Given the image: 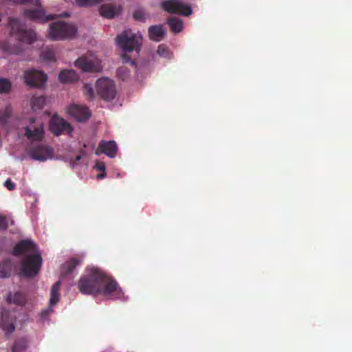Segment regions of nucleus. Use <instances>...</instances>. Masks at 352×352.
<instances>
[{
    "mask_svg": "<svg viewBox=\"0 0 352 352\" xmlns=\"http://www.w3.org/2000/svg\"><path fill=\"white\" fill-rule=\"evenodd\" d=\"M28 346V342L25 338H20L14 342L12 352H23Z\"/></svg>",
    "mask_w": 352,
    "mask_h": 352,
    "instance_id": "b1692460",
    "label": "nucleus"
},
{
    "mask_svg": "<svg viewBox=\"0 0 352 352\" xmlns=\"http://www.w3.org/2000/svg\"><path fill=\"white\" fill-rule=\"evenodd\" d=\"M97 94L104 100L110 101L116 95L115 84L109 78L98 79L96 85Z\"/></svg>",
    "mask_w": 352,
    "mask_h": 352,
    "instance_id": "6e6552de",
    "label": "nucleus"
},
{
    "mask_svg": "<svg viewBox=\"0 0 352 352\" xmlns=\"http://www.w3.org/2000/svg\"><path fill=\"white\" fill-rule=\"evenodd\" d=\"M75 65L85 72H100L102 69L100 60L92 54L78 58Z\"/></svg>",
    "mask_w": 352,
    "mask_h": 352,
    "instance_id": "423d86ee",
    "label": "nucleus"
},
{
    "mask_svg": "<svg viewBox=\"0 0 352 352\" xmlns=\"http://www.w3.org/2000/svg\"><path fill=\"white\" fill-rule=\"evenodd\" d=\"M84 93L88 99L92 100L94 98V91L91 85L85 84L83 87Z\"/></svg>",
    "mask_w": 352,
    "mask_h": 352,
    "instance_id": "473e14b6",
    "label": "nucleus"
},
{
    "mask_svg": "<svg viewBox=\"0 0 352 352\" xmlns=\"http://www.w3.org/2000/svg\"><path fill=\"white\" fill-rule=\"evenodd\" d=\"M4 186L9 190H13L16 188V185L14 182H12L10 179H8L5 183Z\"/></svg>",
    "mask_w": 352,
    "mask_h": 352,
    "instance_id": "e433bc0d",
    "label": "nucleus"
},
{
    "mask_svg": "<svg viewBox=\"0 0 352 352\" xmlns=\"http://www.w3.org/2000/svg\"><path fill=\"white\" fill-rule=\"evenodd\" d=\"M41 58L44 60H54L55 54L52 49L46 48L41 53Z\"/></svg>",
    "mask_w": 352,
    "mask_h": 352,
    "instance_id": "cd10ccee",
    "label": "nucleus"
},
{
    "mask_svg": "<svg viewBox=\"0 0 352 352\" xmlns=\"http://www.w3.org/2000/svg\"><path fill=\"white\" fill-rule=\"evenodd\" d=\"M31 159L45 162L53 157V149L48 146L36 144H32L28 152Z\"/></svg>",
    "mask_w": 352,
    "mask_h": 352,
    "instance_id": "9d476101",
    "label": "nucleus"
},
{
    "mask_svg": "<svg viewBox=\"0 0 352 352\" xmlns=\"http://www.w3.org/2000/svg\"><path fill=\"white\" fill-rule=\"evenodd\" d=\"M24 15L32 19H41L44 18V13L39 10H26L24 12Z\"/></svg>",
    "mask_w": 352,
    "mask_h": 352,
    "instance_id": "a878e982",
    "label": "nucleus"
},
{
    "mask_svg": "<svg viewBox=\"0 0 352 352\" xmlns=\"http://www.w3.org/2000/svg\"><path fill=\"white\" fill-rule=\"evenodd\" d=\"M50 128L53 134L58 136L64 132L71 134L73 129L69 123L64 119L54 116L50 122Z\"/></svg>",
    "mask_w": 352,
    "mask_h": 352,
    "instance_id": "f8f14e48",
    "label": "nucleus"
},
{
    "mask_svg": "<svg viewBox=\"0 0 352 352\" xmlns=\"http://www.w3.org/2000/svg\"><path fill=\"white\" fill-rule=\"evenodd\" d=\"M58 79L64 83L72 82L78 80V75L73 69L63 70L59 74Z\"/></svg>",
    "mask_w": 352,
    "mask_h": 352,
    "instance_id": "6ab92c4d",
    "label": "nucleus"
},
{
    "mask_svg": "<svg viewBox=\"0 0 352 352\" xmlns=\"http://www.w3.org/2000/svg\"><path fill=\"white\" fill-rule=\"evenodd\" d=\"M60 282H56L51 288L50 290V306H54L56 305L60 298V295L58 294V290L60 288Z\"/></svg>",
    "mask_w": 352,
    "mask_h": 352,
    "instance_id": "4be33fe9",
    "label": "nucleus"
},
{
    "mask_svg": "<svg viewBox=\"0 0 352 352\" xmlns=\"http://www.w3.org/2000/svg\"><path fill=\"white\" fill-rule=\"evenodd\" d=\"M157 53L161 57L168 59L171 58V54L168 48L164 44H161L158 46Z\"/></svg>",
    "mask_w": 352,
    "mask_h": 352,
    "instance_id": "c85d7f7f",
    "label": "nucleus"
},
{
    "mask_svg": "<svg viewBox=\"0 0 352 352\" xmlns=\"http://www.w3.org/2000/svg\"><path fill=\"white\" fill-rule=\"evenodd\" d=\"M78 287L83 294H101L111 299L120 298L123 295L118 283L101 270L96 267L89 269L87 273L80 277Z\"/></svg>",
    "mask_w": 352,
    "mask_h": 352,
    "instance_id": "f257e3e1",
    "label": "nucleus"
},
{
    "mask_svg": "<svg viewBox=\"0 0 352 352\" xmlns=\"http://www.w3.org/2000/svg\"><path fill=\"white\" fill-rule=\"evenodd\" d=\"M119 8L111 4H104L100 8V15L107 19L115 17L119 13Z\"/></svg>",
    "mask_w": 352,
    "mask_h": 352,
    "instance_id": "dca6fc26",
    "label": "nucleus"
},
{
    "mask_svg": "<svg viewBox=\"0 0 352 352\" xmlns=\"http://www.w3.org/2000/svg\"><path fill=\"white\" fill-rule=\"evenodd\" d=\"M12 112V109L10 105H7L3 110L0 111V124H6Z\"/></svg>",
    "mask_w": 352,
    "mask_h": 352,
    "instance_id": "bb28decb",
    "label": "nucleus"
},
{
    "mask_svg": "<svg viewBox=\"0 0 352 352\" xmlns=\"http://www.w3.org/2000/svg\"><path fill=\"white\" fill-rule=\"evenodd\" d=\"M170 30L174 32H180L183 29V22L180 19L170 17L167 21Z\"/></svg>",
    "mask_w": 352,
    "mask_h": 352,
    "instance_id": "5701e85b",
    "label": "nucleus"
},
{
    "mask_svg": "<svg viewBox=\"0 0 352 352\" xmlns=\"http://www.w3.org/2000/svg\"><path fill=\"white\" fill-rule=\"evenodd\" d=\"M6 301L8 303L23 305L25 302V298L24 295L20 292H15L14 294L10 292L6 297Z\"/></svg>",
    "mask_w": 352,
    "mask_h": 352,
    "instance_id": "412c9836",
    "label": "nucleus"
},
{
    "mask_svg": "<svg viewBox=\"0 0 352 352\" xmlns=\"http://www.w3.org/2000/svg\"><path fill=\"white\" fill-rule=\"evenodd\" d=\"M40 4L39 0H36V5L38 6Z\"/></svg>",
    "mask_w": 352,
    "mask_h": 352,
    "instance_id": "a18cd8bd",
    "label": "nucleus"
},
{
    "mask_svg": "<svg viewBox=\"0 0 352 352\" xmlns=\"http://www.w3.org/2000/svg\"><path fill=\"white\" fill-rule=\"evenodd\" d=\"M118 76L122 80H126L130 76V70L125 66L120 67L117 70Z\"/></svg>",
    "mask_w": 352,
    "mask_h": 352,
    "instance_id": "c756f323",
    "label": "nucleus"
},
{
    "mask_svg": "<svg viewBox=\"0 0 352 352\" xmlns=\"http://www.w3.org/2000/svg\"><path fill=\"white\" fill-rule=\"evenodd\" d=\"M13 267V263L9 258H5L0 262V278L10 277Z\"/></svg>",
    "mask_w": 352,
    "mask_h": 352,
    "instance_id": "a211bd4d",
    "label": "nucleus"
},
{
    "mask_svg": "<svg viewBox=\"0 0 352 352\" xmlns=\"http://www.w3.org/2000/svg\"><path fill=\"white\" fill-rule=\"evenodd\" d=\"M46 102V98L43 96H34L32 98L31 104L34 110L42 109Z\"/></svg>",
    "mask_w": 352,
    "mask_h": 352,
    "instance_id": "393cba45",
    "label": "nucleus"
},
{
    "mask_svg": "<svg viewBox=\"0 0 352 352\" xmlns=\"http://www.w3.org/2000/svg\"><path fill=\"white\" fill-rule=\"evenodd\" d=\"M52 312V309L51 307H49L47 309H45L43 310L41 313V318L42 320H45L49 314Z\"/></svg>",
    "mask_w": 352,
    "mask_h": 352,
    "instance_id": "4c0bfd02",
    "label": "nucleus"
},
{
    "mask_svg": "<svg viewBox=\"0 0 352 352\" xmlns=\"http://www.w3.org/2000/svg\"><path fill=\"white\" fill-rule=\"evenodd\" d=\"M15 318L11 316L8 311L3 310L0 312V328L9 336L15 331Z\"/></svg>",
    "mask_w": 352,
    "mask_h": 352,
    "instance_id": "ddd939ff",
    "label": "nucleus"
},
{
    "mask_svg": "<svg viewBox=\"0 0 352 352\" xmlns=\"http://www.w3.org/2000/svg\"><path fill=\"white\" fill-rule=\"evenodd\" d=\"M10 2H12L14 4H25L28 2H29L30 0H9Z\"/></svg>",
    "mask_w": 352,
    "mask_h": 352,
    "instance_id": "a19ab883",
    "label": "nucleus"
},
{
    "mask_svg": "<svg viewBox=\"0 0 352 352\" xmlns=\"http://www.w3.org/2000/svg\"><path fill=\"white\" fill-rule=\"evenodd\" d=\"M161 8L170 14L189 16L192 14L190 6L180 0H165L161 3Z\"/></svg>",
    "mask_w": 352,
    "mask_h": 352,
    "instance_id": "0eeeda50",
    "label": "nucleus"
},
{
    "mask_svg": "<svg viewBox=\"0 0 352 352\" xmlns=\"http://www.w3.org/2000/svg\"><path fill=\"white\" fill-rule=\"evenodd\" d=\"M25 135L31 141H40L44 135V124L41 119L31 118L25 128Z\"/></svg>",
    "mask_w": 352,
    "mask_h": 352,
    "instance_id": "1a4fd4ad",
    "label": "nucleus"
},
{
    "mask_svg": "<svg viewBox=\"0 0 352 352\" xmlns=\"http://www.w3.org/2000/svg\"><path fill=\"white\" fill-rule=\"evenodd\" d=\"M105 176H106V173H105V171H104V172H102L101 173L98 174L97 175V177H98V179H101L104 178Z\"/></svg>",
    "mask_w": 352,
    "mask_h": 352,
    "instance_id": "37998d69",
    "label": "nucleus"
},
{
    "mask_svg": "<svg viewBox=\"0 0 352 352\" xmlns=\"http://www.w3.org/2000/svg\"><path fill=\"white\" fill-rule=\"evenodd\" d=\"M122 60L124 63H129L132 66H135V60H132L129 55H128L126 53H124L122 55Z\"/></svg>",
    "mask_w": 352,
    "mask_h": 352,
    "instance_id": "c9c22d12",
    "label": "nucleus"
},
{
    "mask_svg": "<svg viewBox=\"0 0 352 352\" xmlns=\"http://www.w3.org/2000/svg\"><path fill=\"white\" fill-rule=\"evenodd\" d=\"M23 78L25 84L32 87H41L47 80V75L43 72L34 69L25 71Z\"/></svg>",
    "mask_w": 352,
    "mask_h": 352,
    "instance_id": "9b49d317",
    "label": "nucleus"
},
{
    "mask_svg": "<svg viewBox=\"0 0 352 352\" xmlns=\"http://www.w3.org/2000/svg\"><path fill=\"white\" fill-rule=\"evenodd\" d=\"M77 32L76 27L63 21H56L50 24L48 37L51 40H65L73 38Z\"/></svg>",
    "mask_w": 352,
    "mask_h": 352,
    "instance_id": "7ed1b4c3",
    "label": "nucleus"
},
{
    "mask_svg": "<svg viewBox=\"0 0 352 352\" xmlns=\"http://www.w3.org/2000/svg\"><path fill=\"white\" fill-rule=\"evenodd\" d=\"M78 6L80 7L91 6L101 3L104 0H75Z\"/></svg>",
    "mask_w": 352,
    "mask_h": 352,
    "instance_id": "7c9ffc66",
    "label": "nucleus"
},
{
    "mask_svg": "<svg viewBox=\"0 0 352 352\" xmlns=\"http://www.w3.org/2000/svg\"><path fill=\"white\" fill-rule=\"evenodd\" d=\"M69 16V14L67 12H64L60 14V16H63V17H68Z\"/></svg>",
    "mask_w": 352,
    "mask_h": 352,
    "instance_id": "c03bdc74",
    "label": "nucleus"
},
{
    "mask_svg": "<svg viewBox=\"0 0 352 352\" xmlns=\"http://www.w3.org/2000/svg\"><path fill=\"white\" fill-rule=\"evenodd\" d=\"M67 113L78 122H84L91 116V111L85 106L72 104L67 109Z\"/></svg>",
    "mask_w": 352,
    "mask_h": 352,
    "instance_id": "4468645a",
    "label": "nucleus"
},
{
    "mask_svg": "<svg viewBox=\"0 0 352 352\" xmlns=\"http://www.w3.org/2000/svg\"><path fill=\"white\" fill-rule=\"evenodd\" d=\"M117 45L125 52L139 51L140 43L137 36L130 30H124L116 36Z\"/></svg>",
    "mask_w": 352,
    "mask_h": 352,
    "instance_id": "39448f33",
    "label": "nucleus"
},
{
    "mask_svg": "<svg viewBox=\"0 0 352 352\" xmlns=\"http://www.w3.org/2000/svg\"><path fill=\"white\" fill-rule=\"evenodd\" d=\"M14 256L24 255L21 261L19 274L24 277L32 278L39 272L43 258L38 251L36 244L30 239L20 241L13 248Z\"/></svg>",
    "mask_w": 352,
    "mask_h": 352,
    "instance_id": "f03ea898",
    "label": "nucleus"
},
{
    "mask_svg": "<svg viewBox=\"0 0 352 352\" xmlns=\"http://www.w3.org/2000/svg\"><path fill=\"white\" fill-rule=\"evenodd\" d=\"M81 259L77 258H72L65 262L61 268V276H65L73 272V270L81 263Z\"/></svg>",
    "mask_w": 352,
    "mask_h": 352,
    "instance_id": "f3484780",
    "label": "nucleus"
},
{
    "mask_svg": "<svg viewBox=\"0 0 352 352\" xmlns=\"http://www.w3.org/2000/svg\"><path fill=\"white\" fill-rule=\"evenodd\" d=\"M95 167L98 170H100L101 172L105 171L106 166H105V164L103 162H96Z\"/></svg>",
    "mask_w": 352,
    "mask_h": 352,
    "instance_id": "58836bf2",
    "label": "nucleus"
},
{
    "mask_svg": "<svg viewBox=\"0 0 352 352\" xmlns=\"http://www.w3.org/2000/svg\"><path fill=\"white\" fill-rule=\"evenodd\" d=\"M118 147L114 141H101L99 143L98 150L96 153L99 155L100 153H103L110 157H114L116 154Z\"/></svg>",
    "mask_w": 352,
    "mask_h": 352,
    "instance_id": "2eb2a0df",
    "label": "nucleus"
},
{
    "mask_svg": "<svg viewBox=\"0 0 352 352\" xmlns=\"http://www.w3.org/2000/svg\"><path fill=\"white\" fill-rule=\"evenodd\" d=\"M11 89L10 82L6 78L0 79V93H8Z\"/></svg>",
    "mask_w": 352,
    "mask_h": 352,
    "instance_id": "2f4dec72",
    "label": "nucleus"
},
{
    "mask_svg": "<svg viewBox=\"0 0 352 352\" xmlns=\"http://www.w3.org/2000/svg\"><path fill=\"white\" fill-rule=\"evenodd\" d=\"M55 16H56V15H54V14L47 15L45 17L44 21H47L52 20L55 18Z\"/></svg>",
    "mask_w": 352,
    "mask_h": 352,
    "instance_id": "79ce46f5",
    "label": "nucleus"
},
{
    "mask_svg": "<svg viewBox=\"0 0 352 352\" xmlns=\"http://www.w3.org/2000/svg\"><path fill=\"white\" fill-rule=\"evenodd\" d=\"M8 227V223L6 217L0 214V230H5Z\"/></svg>",
    "mask_w": 352,
    "mask_h": 352,
    "instance_id": "f704fd0d",
    "label": "nucleus"
},
{
    "mask_svg": "<svg viewBox=\"0 0 352 352\" xmlns=\"http://www.w3.org/2000/svg\"><path fill=\"white\" fill-rule=\"evenodd\" d=\"M81 158L82 156L80 155H78L75 157L74 160L72 159L70 163L72 167H74L77 164V162L81 160Z\"/></svg>",
    "mask_w": 352,
    "mask_h": 352,
    "instance_id": "ea45409f",
    "label": "nucleus"
},
{
    "mask_svg": "<svg viewBox=\"0 0 352 352\" xmlns=\"http://www.w3.org/2000/svg\"><path fill=\"white\" fill-rule=\"evenodd\" d=\"M165 32L162 25H152L148 28V35L151 40L160 41L164 36Z\"/></svg>",
    "mask_w": 352,
    "mask_h": 352,
    "instance_id": "aec40b11",
    "label": "nucleus"
},
{
    "mask_svg": "<svg viewBox=\"0 0 352 352\" xmlns=\"http://www.w3.org/2000/svg\"><path fill=\"white\" fill-rule=\"evenodd\" d=\"M8 26L10 28V35L14 36L18 41L30 44L36 40L35 32L31 29H25L18 19L8 18Z\"/></svg>",
    "mask_w": 352,
    "mask_h": 352,
    "instance_id": "20e7f679",
    "label": "nucleus"
},
{
    "mask_svg": "<svg viewBox=\"0 0 352 352\" xmlns=\"http://www.w3.org/2000/svg\"><path fill=\"white\" fill-rule=\"evenodd\" d=\"M133 18L137 21H144L145 20L144 11L141 10H135L133 12Z\"/></svg>",
    "mask_w": 352,
    "mask_h": 352,
    "instance_id": "72a5a7b5",
    "label": "nucleus"
}]
</instances>
